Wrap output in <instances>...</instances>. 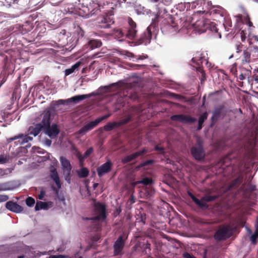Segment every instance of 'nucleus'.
Returning a JSON list of instances; mask_svg holds the SVG:
<instances>
[{
  "label": "nucleus",
  "mask_w": 258,
  "mask_h": 258,
  "mask_svg": "<svg viewBox=\"0 0 258 258\" xmlns=\"http://www.w3.org/2000/svg\"><path fill=\"white\" fill-rule=\"evenodd\" d=\"M79 14L83 17L89 18L94 14H97L100 11V7L103 8V6L100 4L94 3L92 0H78Z\"/></svg>",
  "instance_id": "obj_1"
},
{
  "label": "nucleus",
  "mask_w": 258,
  "mask_h": 258,
  "mask_svg": "<svg viewBox=\"0 0 258 258\" xmlns=\"http://www.w3.org/2000/svg\"><path fill=\"white\" fill-rule=\"evenodd\" d=\"M51 113L49 110L44 111L41 115L42 123L45 126V133L51 139L57 137L60 132V130L56 123H52L50 125Z\"/></svg>",
  "instance_id": "obj_2"
},
{
  "label": "nucleus",
  "mask_w": 258,
  "mask_h": 258,
  "mask_svg": "<svg viewBox=\"0 0 258 258\" xmlns=\"http://www.w3.org/2000/svg\"><path fill=\"white\" fill-rule=\"evenodd\" d=\"M190 153L197 161H201L205 159L206 152L204 149V142L201 137L197 138L196 144L191 148Z\"/></svg>",
  "instance_id": "obj_3"
},
{
  "label": "nucleus",
  "mask_w": 258,
  "mask_h": 258,
  "mask_svg": "<svg viewBox=\"0 0 258 258\" xmlns=\"http://www.w3.org/2000/svg\"><path fill=\"white\" fill-rule=\"evenodd\" d=\"M113 14L108 10L104 12V15L100 16L97 18L98 26L101 28H108L114 22Z\"/></svg>",
  "instance_id": "obj_4"
},
{
  "label": "nucleus",
  "mask_w": 258,
  "mask_h": 258,
  "mask_svg": "<svg viewBox=\"0 0 258 258\" xmlns=\"http://www.w3.org/2000/svg\"><path fill=\"white\" fill-rule=\"evenodd\" d=\"M128 24V30L126 32H123L122 30H119V34L121 37L125 36L127 38L130 39H134L137 37V34L138 30L137 29V24L133 20L128 17L127 19Z\"/></svg>",
  "instance_id": "obj_5"
},
{
  "label": "nucleus",
  "mask_w": 258,
  "mask_h": 258,
  "mask_svg": "<svg viewBox=\"0 0 258 258\" xmlns=\"http://www.w3.org/2000/svg\"><path fill=\"white\" fill-rule=\"evenodd\" d=\"M197 13H202L203 14L205 13L207 17L208 15L212 16L214 20H216L219 17L223 18L226 15V12L224 9L219 6H212L208 11H198Z\"/></svg>",
  "instance_id": "obj_6"
},
{
  "label": "nucleus",
  "mask_w": 258,
  "mask_h": 258,
  "mask_svg": "<svg viewBox=\"0 0 258 258\" xmlns=\"http://www.w3.org/2000/svg\"><path fill=\"white\" fill-rule=\"evenodd\" d=\"M94 210L97 215L91 218H86L87 220L99 221L101 220H104L106 218V207L104 204L101 203L95 204Z\"/></svg>",
  "instance_id": "obj_7"
},
{
  "label": "nucleus",
  "mask_w": 258,
  "mask_h": 258,
  "mask_svg": "<svg viewBox=\"0 0 258 258\" xmlns=\"http://www.w3.org/2000/svg\"><path fill=\"white\" fill-rule=\"evenodd\" d=\"M188 196L192 199L193 202L196 204V205L201 209H207L208 207V205L206 202H209L213 201L216 199L215 196H205L199 200L191 192H188Z\"/></svg>",
  "instance_id": "obj_8"
},
{
  "label": "nucleus",
  "mask_w": 258,
  "mask_h": 258,
  "mask_svg": "<svg viewBox=\"0 0 258 258\" xmlns=\"http://www.w3.org/2000/svg\"><path fill=\"white\" fill-rule=\"evenodd\" d=\"M127 236L124 234L120 235L114 242L113 246L114 256L121 255L125 245V242Z\"/></svg>",
  "instance_id": "obj_9"
},
{
  "label": "nucleus",
  "mask_w": 258,
  "mask_h": 258,
  "mask_svg": "<svg viewBox=\"0 0 258 258\" xmlns=\"http://www.w3.org/2000/svg\"><path fill=\"white\" fill-rule=\"evenodd\" d=\"M232 234L230 227L228 225L220 228L215 233L214 238L217 241L225 240Z\"/></svg>",
  "instance_id": "obj_10"
},
{
  "label": "nucleus",
  "mask_w": 258,
  "mask_h": 258,
  "mask_svg": "<svg viewBox=\"0 0 258 258\" xmlns=\"http://www.w3.org/2000/svg\"><path fill=\"white\" fill-rule=\"evenodd\" d=\"M170 119L172 121H179L185 124H191L197 121L196 118L183 114L173 115L171 116Z\"/></svg>",
  "instance_id": "obj_11"
},
{
  "label": "nucleus",
  "mask_w": 258,
  "mask_h": 258,
  "mask_svg": "<svg viewBox=\"0 0 258 258\" xmlns=\"http://www.w3.org/2000/svg\"><path fill=\"white\" fill-rule=\"evenodd\" d=\"M224 109L225 107L223 105H219L215 108L211 117L212 122H215L219 119L224 117L226 112Z\"/></svg>",
  "instance_id": "obj_12"
},
{
  "label": "nucleus",
  "mask_w": 258,
  "mask_h": 258,
  "mask_svg": "<svg viewBox=\"0 0 258 258\" xmlns=\"http://www.w3.org/2000/svg\"><path fill=\"white\" fill-rule=\"evenodd\" d=\"M152 38V32L151 26H149L146 31H145L140 36L139 39L137 40L138 41L139 44H144L145 45L150 42Z\"/></svg>",
  "instance_id": "obj_13"
},
{
  "label": "nucleus",
  "mask_w": 258,
  "mask_h": 258,
  "mask_svg": "<svg viewBox=\"0 0 258 258\" xmlns=\"http://www.w3.org/2000/svg\"><path fill=\"white\" fill-rule=\"evenodd\" d=\"M112 167V163L110 160L103 164L97 169L98 176L101 177L105 174L109 172Z\"/></svg>",
  "instance_id": "obj_14"
},
{
  "label": "nucleus",
  "mask_w": 258,
  "mask_h": 258,
  "mask_svg": "<svg viewBox=\"0 0 258 258\" xmlns=\"http://www.w3.org/2000/svg\"><path fill=\"white\" fill-rule=\"evenodd\" d=\"M59 160L64 172H66V177H70V176L71 175V171L72 168L70 162L66 157L63 156H61L60 157Z\"/></svg>",
  "instance_id": "obj_15"
},
{
  "label": "nucleus",
  "mask_w": 258,
  "mask_h": 258,
  "mask_svg": "<svg viewBox=\"0 0 258 258\" xmlns=\"http://www.w3.org/2000/svg\"><path fill=\"white\" fill-rule=\"evenodd\" d=\"M17 139H21V141L19 140L17 143L20 145H23L30 141H32L33 140V138L28 136H24L23 134H20L18 136H15L14 137L8 139L7 142L8 143H10L12 141ZM15 143H17V142H16Z\"/></svg>",
  "instance_id": "obj_16"
},
{
  "label": "nucleus",
  "mask_w": 258,
  "mask_h": 258,
  "mask_svg": "<svg viewBox=\"0 0 258 258\" xmlns=\"http://www.w3.org/2000/svg\"><path fill=\"white\" fill-rule=\"evenodd\" d=\"M98 125L96 121H91L81 128L77 133V135H84L88 132L93 130Z\"/></svg>",
  "instance_id": "obj_17"
},
{
  "label": "nucleus",
  "mask_w": 258,
  "mask_h": 258,
  "mask_svg": "<svg viewBox=\"0 0 258 258\" xmlns=\"http://www.w3.org/2000/svg\"><path fill=\"white\" fill-rule=\"evenodd\" d=\"M6 208L14 213H21L23 210V208L13 201H9L6 204Z\"/></svg>",
  "instance_id": "obj_18"
},
{
  "label": "nucleus",
  "mask_w": 258,
  "mask_h": 258,
  "mask_svg": "<svg viewBox=\"0 0 258 258\" xmlns=\"http://www.w3.org/2000/svg\"><path fill=\"white\" fill-rule=\"evenodd\" d=\"M42 130H45V126L44 123H42V120L40 123H37L34 126H31L29 128L30 134L35 137L37 136Z\"/></svg>",
  "instance_id": "obj_19"
},
{
  "label": "nucleus",
  "mask_w": 258,
  "mask_h": 258,
  "mask_svg": "<svg viewBox=\"0 0 258 258\" xmlns=\"http://www.w3.org/2000/svg\"><path fill=\"white\" fill-rule=\"evenodd\" d=\"M237 22H241L243 24L247 25L249 28L254 27L252 23L250 21L249 16L246 15L245 16H242L241 15H237L236 17Z\"/></svg>",
  "instance_id": "obj_20"
},
{
  "label": "nucleus",
  "mask_w": 258,
  "mask_h": 258,
  "mask_svg": "<svg viewBox=\"0 0 258 258\" xmlns=\"http://www.w3.org/2000/svg\"><path fill=\"white\" fill-rule=\"evenodd\" d=\"M50 178L55 182L56 186L58 188H61V183L60 182L59 178L56 168L54 167H52L50 170Z\"/></svg>",
  "instance_id": "obj_21"
},
{
  "label": "nucleus",
  "mask_w": 258,
  "mask_h": 258,
  "mask_svg": "<svg viewBox=\"0 0 258 258\" xmlns=\"http://www.w3.org/2000/svg\"><path fill=\"white\" fill-rule=\"evenodd\" d=\"M241 61L243 64L248 63L252 61L251 55L250 48L243 50Z\"/></svg>",
  "instance_id": "obj_22"
},
{
  "label": "nucleus",
  "mask_w": 258,
  "mask_h": 258,
  "mask_svg": "<svg viewBox=\"0 0 258 258\" xmlns=\"http://www.w3.org/2000/svg\"><path fill=\"white\" fill-rule=\"evenodd\" d=\"M243 181V175L242 173L238 175V176L234 179H233L230 183L229 185L230 188H236Z\"/></svg>",
  "instance_id": "obj_23"
},
{
  "label": "nucleus",
  "mask_w": 258,
  "mask_h": 258,
  "mask_svg": "<svg viewBox=\"0 0 258 258\" xmlns=\"http://www.w3.org/2000/svg\"><path fill=\"white\" fill-rule=\"evenodd\" d=\"M204 59V56L203 54L200 52H197L195 57L191 59V61L194 63H195L198 67H201V66L202 64Z\"/></svg>",
  "instance_id": "obj_24"
},
{
  "label": "nucleus",
  "mask_w": 258,
  "mask_h": 258,
  "mask_svg": "<svg viewBox=\"0 0 258 258\" xmlns=\"http://www.w3.org/2000/svg\"><path fill=\"white\" fill-rule=\"evenodd\" d=\"M208 116V114L207 112L203 113L200 116L198 120V126L197 127L198 130H200L202 128L203 123L205 120H206L207 119Z\"/></svg>",
  "instance_id": "obj_25"
},
{
  "label": "nucleus",
  "mask_w": 258,
  "mask_h": 258,
  "mask_svg": "<svg viewBox=\"0 0 258 258\" xmlns=\"http://www.w3.org/2000/svg\"><path fill=\"white\" fill-rule=\"evenodd\" d=\"M119 127L117 121H114L112 122H108L104 126V130L106 132H109L112 131L114 128Z\"/></svg>",
  "instance_id": "obj_26"
},
{
  "label": "nucleus",
  "mask_w": 258,
  "mask_h": 258,
  "mask_svg": "<svg viewBox=\"0 0 258 258\" xmlns=\"http://www.w3.org/2000/svg\"><path fill=\"white\" fill-rule=\"evenodd\" d=\"M81 64V62L80 61H78L73 65L71 68L66 69L65 70V75L68 76L75 72L76 70H78Z\"/></svg>",
  "instance_id": "obj_27"
},
{
  "label": "nucleus",
  "mask_w": 258,
  "mask_h": 258,
  "mask_svg": "<svg viewBox=\"0 0 258 258\" xmlns=\"http://www.w3.org/2000/svg\"><path fill=\"white\" fill-rule=\"evenodd\" d=\"M223 25L227 31L232 26L231 20L227 15L223 17Z\"/></svg>",
  "instance_id": "obj_28"
},
{
  "label": "nucleus",
  "mask_w": 258,
  "mask_h": 258,
  "mask_svg": "<svg viewBox=\"0 0 258 258\" xmlns=\"http://www.w3.org/2000/svg\"><path fill=\"white\" fill-rule=\"evenodd\" d=\"M102 45V42L101 40L93 39L89 41V46L91 49H94L96 48L100 47Z\"/></svg>",
  "instance_id": "obj_29"
},
{
  "label": "nucleus",
  "mask_w": 258,
  "mask_h": 258,
  "mask_svg": "<svg viewBox=\"0 0 258 258\" xmlns=\"http://www.w3.org/2000/svg\"><path fill=\"white\" fill-rule=\"evenodd\" d=\"M152 182H153V180L151 178H148V177H145V178H143L141 180H138V181L135 182L134 185H136L142 183V184H143L144 185H148L151 184V183H152Z\"/></svg>",
  "instance_id": "obj_30"
},
{
  "label": "nucleus",
  "mask_w": 258,
  "mask_h": 258,
  "mask_svg": "<svg viewBox=\"0 0 258 258\" xmlns=\"http://www.w3.org/2000/svg\"><path fill=\"white\" fill-rule=\"evenodd\" d=\"M251 55L252 61L258 59V46H254L250 48Z\"/></svg>",
  "instance_id": "obj_31"
},
{
  "label": "nucleus",
  "mask_w": 258,
  "mask_h": 258,
  "mask_svg": "<svg viewBox=\"0 0 258 258\" xmlns=\"http://www.w3.org/2000/svg\"><path fill=\"white\" fill-rule=\"evenodd\" d=\"M47 208L48 204L47 203L39 201L36 203L35 210V211H39L41 209H47Z\"/></svg>",
  "instance_id": "obj_32"
},
{
  "label": "nucleus",
  "mask_w": 258,
  "mask_h": 258,
  "mask_svg": "<svg viewBox=\"0 0 258 258\" xmlns=\"http://www.w3.org/2000/svg\"><path fill=\"white\" fill-rule=\"evenodd\" d=\"M89 170L86 168H82L80 170L78 171L77 175L80 178H85L88 176Z\"/></svg>",
  "instance_id": "obj_33"
},
{
  "label": "nucleus",
  "mask_w": 258,
  "mask_h": 258,
  "mask_svg": "<svg viewBox=\"0 0 258 258\" xmlns=\"http://www.w3.org/2000/svg\"><path fill=\"white\" fill-rule=\"evenodd\" d=\"M132 115L131 114H129L124 118L120 120L119 121H117V122L119 127H120L121 125L127 124L129 122H130L132 120Z\"/></svg>",
  "instance_id": "obj_34"
},
{
  "label": "nucleus",
  "mask_w": 258,
  "mask_h": 258,
  "mask_svg": "<svg viewBox=\"0 0 258 258\" xmlns=\"http://www.w3.org/2000/svg\"><path fill=\"white\" fill-rule=\"evenodd\" d=\"M89 97L88 95H81L75 96L71 98V100L74 102H78L81 100L85 99Z\"/></svg>",
  "instance_id": "obj_35"
},
{
  "label": "nucleus",
  "mask_w": 258,
  "mask_h": 258,
  "mask_svg": "<svg viewBox=\"0 0 258 258\" xmlns=\"http://www.w3.org/2000/svg\"><path fill=\"white\" fill-rule=\"evenodd\" d=\"M147 149L146 148H144L141 150L138 151L136 152L132 153L134 159L136 160L139 156L145 154L147 153Z\"/></svg>",
  "instance_id": "obj_36"
},
{
  "label": "nucleus",
  "mask_w": 258,
  "mask_h": 258,
  "mask_svg": "<svg viewBox=\"0 0 258 258\" xmlns=\"http://www.w3.org/2000/svg\"><path fill=\"white\" fill-rule=\"evenodd\" d=\"M135 159H134V157L133 156V155L132 154L126 155L124 156L123 158L121 159V162L123 164H127L129 162H131Z\"/></svg>",
  "instance_id": "obj_37"
},
{
  "label": "nucleus",
  "mask_w": 258,
  "mask_h": 258,
  "mask_svg": "<svg viewBox=\"0 0 258 258\" xmlns=\"http://www.w3.org/2000/svg\"><path fill=\"white\" fill-rule=\"evenodd\" d=\"M135 159H134V157L133 156V155L132 154L126 155L124 156L123 158L121 159V162L123 164H127L129 162H131Z\"/></svg>",
  "instance_id": "obj_38"
},
{
  "label": "nucleus",
  "mask_w": 258,
  "mask_h": 258,
  "mask_svg": "<svg viewBox=\"0 0 258 258\" xmlns=\"http://www.w3.org/2000/svg\"><path fill=\"white\" fill-rule=\"evenodd\" d=\"M230 161V157L229 155H227L224 158L220 159L219 162V164L221 165H225L226 166H228L230 165L229 162Z\"/></svg>",
  "instance_id": "obj_39"
},
{
  "label": "nucleus",
  "mask_w": 258,
  "mask_h": 258,
  "mask_svg": "<svg viewBox=\"0 0 258 258\" xmlns=\"http://www.w3.org/2000/svg\"><path fill=\"white\" fill-rule=\"evenodd\" d=\"M251 242L255 245L257 243L258 231H254V233L249 237Z\"/></svg>",
  "instance_id": "obj_40"
},
{
  "label": "nucleus",
  "mask_w": 258,
  "mask_h": 258,
  "mask_svg": "<svg viewBox=\"0 0 258 258\" xmlns=\"http://www.w3.org/2000/svg\"><path fill=\"white\" fill-rule=\"evenodd\" d=\"M197 71L200 73L202 75V77L201 79V83L202 84L203 82L205 81L206 80V74L203 70V68L202 67H198L197 68Z\"/></svg>",
  "instance_id": "obj_41"
},
{
  "label": "nucleus",
  "mask_w": 258,
  "mask_h": 258,
  "mask_svg": "<svg viewBox=\"0 0 258 258\" xmlns=\"http://www.w3.org/2000/svg\"><path fill=\"white\" fill-rule=\"evenodd\" d=\"M35 200L34 198L31 197H28L26 200V205L30 207H32L35 204Z\"/></svg>",
  "instance_id": "obj_42"
},
{
  "label": "nucleus",
  "mask_w": 258,
  "mask_h": 258,
  "mask_svg": "<svg viewBox=\"0 0 258 258\" xmlns=\"http://www.w3.org/2000/svg\"><path fill=\"white\" fill-rule=\"evenodd\" d=\"M154 163V160H153V159L148 160H147L145 162L141 163L139 165V167H145V166L149 165H152Z\"/></svg>",
  "instance_id": "obj_43"
},
{
  "label": "nucleus",
  "mask_w": 258,
  "mask_h": 258,
  "mask_svg": "<svg viewBox=\"0 0 258 258\" xmlns=\"http://www.w3.org/2000/svg\"><path fill=\"white\" fill-rule=\"evenodd\" d=\"M242 28H240V35L241 41L244 42L247 38V33L244 30H242Z\"/></svg>",
  "instance_id": "obj_44"
},
{
  "label": "nucleus",
  "mask_w": 258,
  "mask_h": 258,
  "mask_svg": "<svg viewBox=\"0 0 258 258\" xmlns=\"http://www.w3.org/2000/svg\"><path fill=\"white\" fill-rule=\"evenodd\" d=\"M10 189V188L8 187V185L7 183H0V191L8 190Z\"/></svg>",
  "instance_id": "obj_45"
},
{
  "label": "nucleus",
  "mask_w": 258,
  "mask_h": 258,
  "mask_svg": "<svg viewBox=\"0 0 258 258\" xmlns=\"http://www.w3.org/2000/svg\"><path fill=\"white\" fill-rule=\"evenodd\" d=\"M111 115V114H108L106 115H105L101 117L97 118L95 119L98 124L102 120L107 119L109 117H110Z\"/></svg>",
  "instance_id": "obj_46"
},
{
  "label": "nucleus",
  "mask_w": 258,
  "mask_h": 258,
  "mask_svg": "<svg viewBox=\"0 0 258 258\" xmlns=\"http://www.w3.org/2000/svg\"><path fill=\"white\" fill-rule=\"evenodd\" d=\"M49 258H72L69 255L58 254V255H51Z\"/></svg>",
  "instance_id": "obj_47"
},
{
  "label": "nucleus",
  "mask_w": 258,
  "mask_h": 258,
  "mask_svg": "<svg viewBox=\"0 0 258 258\" xmlns=\"http://www.w3.org/2000/svg\"><path fill=\"white\" fill-rule=\"evenodd\" d=\"M154 150L157 151H159V153L161 154H165V151L163 147H160L158 145H156L155 148Z\"/></svg>",
  "instance_id": "obj_48"
},
{
  "label": "nucleus",
  "mask_w": 258,
  "mask_h": 258,
  "mask_svg": "<svg viewBox=\"0 0 258 258\" xmlns=\"http://www.w3.org/2000/svg\"><path fill=\"white\" fill-rule=\"evenodd\" d=\"M8 161V158L7 156L4 155H1L0 156V163L4 164L6 163Z\"/></svg>",
  "instance_id": "obj_49"
},
{
  "label": "nucleus",
  "mask_w": 258,
  "mask_h": 258,
  "mask_svg": "<svg viewBox=\"0 0 258 258\" xmlns=\"http://www.w3.org/2000/svg\"><path fill=\"white\" fill-rule=\"evenodd\" d=\"M243 45L241 43H238L235 45L237 53H239L242 51Z\"/></svg>",
  "instance_id": "obj_50"
},
{
  "label": "nucleus",
  "mask_w": 258,
  "mask_h": 258,
  "mask_svg": "<svg viewBox=\"0 0 258 258\" xmlns=\"http://www.w3.org/2000/svg\"><path fill=\"white\" fill-rule=\"evenodd\" d=\"M93 152V149L92 147H90L85 152L84 156L85 157H88L91 154H92Z\"/></svg>",
  "instance_id": "obj_51"
},
{
  "label": "nucleus",
  "mask_w": 258,
  "mask_h": 258,
  "mask_svg": "<svg viewBox=\"0 0 258 258\" xmlns=\"http://www.w3.org/2000/svg\"><path fill=\"white\" fill-rule=\"evenodd\" d=\"M9 199L7 195H0V203L7 201Z\"/></svg>",
  "instance_id": "obj_52"
},
{
  "label": "nucleus",
  "mask_w": 258,
  "mask_h": 258,
  "mask_svg": "<svg viewBox=\"0 0 258 258\" xmlns=\"http://www.w3.org/2000/svg\"><path fill=\"white\" fill-rule=\"evenodd\" d=\"M45 195V191L43 190H41L38 195V199L39 200H43Z\"/></svg>",
  "instance_id": "obj_53"
},
{
  "label": "nucleus",
  "mask_w": 258,
  "mask_h": 258,
  "mask_svg": "<svg viewBox=\"0 0 258 258\" xmlns=\"http://www.w3.org/2000/svg\"><path fill=\"white\" fill-rule=\"evenodd\" d=\"M142 222L144 224L146 223V215L145 214H141L140 220L139 221Z\"/></svg>",
  "instance_id": "obj_54"
},
{
  "label": "nucleus",
  "mask_w": 258,
  "mask_h": 258,
  "mask_svg": "<svg viewBox=\"0 0 258 258\" xmlns=\"http://www.w3.org/2000/svg\"><path fill=\"white\" fill-rule=\"evenodd\" d=\"M230 72L235 76L236 77L237 76V71L236 70V68L234 67H233L230 70Z\"/></svg>",
  "instance_id": "obj_55"
},
{
  "label": "nucleus",
  "mask_w": 258,
  "mask_h": 258,
  "mask_svg": "<svg viewBox=\"0 0 258 258\" xmlns=\"http://www.w3.org/2000/svg\"><path fill=\"white\" fill-rule=\"evenodd\" d=\"M254 227L255 228V231H258V216L256 217L254 223Z\"/></svg>",
  "instance_id": "obj_56"
},
{
  "label": "nucleus",
  "mask_w": 258,
  "mask_h": 258,
  "mask_svg": "<svg viewBox=\"0 0 258 258\" xmlns=\"http://www.w3.org/2000/svg\"><path fill=\"white\" fill-rule=\"evenodd\" d=\"M236 77L240 80H243L245 79V75L243 74L242 73H240L238 76H236Z\"/></svg>",
  "instance_id": "obj_57"
},
{
  "label": "nucleus",
  "mask_w": 258,
  "mask_h": 258,
  "mask_svg": "<svg viewBox=\"0 0 258 258\" xmlns=\"http://www.w3.org/2000/svg\"><path fill=\"white\" fill-rule=\"evenodd\" d=\"M59 188H58L57 186V187H56L54 186H52V189L54 191V192L55 193L56 196L58 195Z\"/></svg>",
  "instance_id": "obj_58"
},
{
  "label": "nucleus",
  "mask_w": 258,
  "mask_h": 258,
  "mask_svg": "<svg viewBox=\"0 0 258 258\" xmlns=\"http://www.w3.org/2000/svg\"><path fill=\"white\" fill-rule=\"evenodd\" d=\"M183 256L184 258H196L194 255L190 254L188 252H185L183 254Z\"/></svg>",
  "instance_id": "obj_59"
},
{
  "label": "nucleus",
  "mask_w": 258,
  "mask_h": 258,
  "mask_svg": "<svg viewBox=\"0 0 258 258\" xmlns=\"http://www.w3.org/2000/svg\"><path fill=\"white\" fill-rule=\"evenodd\" d=\"M5 1H6V3L10 6L13 4H15V3L17 4V0H5Z\"/></svg>",
  "instance_id": "obj_60"
},
{
  "label": "nucleus",
  "mask_w": 258,
  "mask_h": 258,
  "mask_svg": "<svg viewBox=\"0 0 258 258\" xmlns=\"http://www.w3.org/2000/svg\"><path fill=\"white\" fill-rule=\"evenodd\" d=\"M133 66L135 67L134 69H140L141 68H143L144 65L135 64H133Z\"/></svg>",
  "instance_id": "obj_61"
},
{
  "label": "nucleus",
  "mask_w": 258,
  "mask_h": 258,
  "mask_svg": "<svg viewBox=\"0 0 258 258\" xmlns=\"http://www.w3.org/2000/svg\"><path fill=\"white\" fill-rule=\"evenodd\" d=\"M160 13L159 11L157 14H156V17L155 18L154 21L155 22H158V18L160 17Z\"/></svg>",
  "instance_id": "obj_62"
},
{
  "label": "nucleus",
  "mask_w": 258,
  "mask_h": 258,
  "mask_svg": "<svg viewBox=\"0 0 258 258\" xmlns=\"http://www.w3.org/2000/svg\"><path fill=\"white\" fill-rule=\"evenodd\" d=\"M172 0H162V2L165 5H169L171 3Z\"/></svg>",
  "instance_id": "obj_63"
},
{
  "label": "nucleus",
  "mask_w": 258,
  "mask_h": 258,
  "mask_svg": "<svg viewBox=\"0 0 258 258\" xmlns=\"http://www.w3.org/2000/svg\"><path fill=\"white\" fill-rule=\"evenodd\" d=\"M45 143L46 145H47L48 146H50L51 144V141L49 139H46L45 141Z\"/></svg>",
  "instance_id": "obj_64"
}]
</instances>
